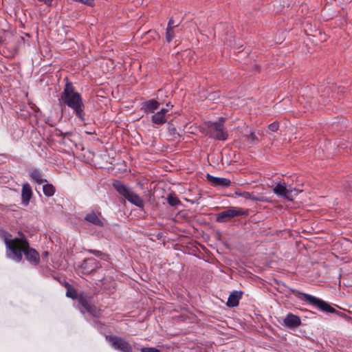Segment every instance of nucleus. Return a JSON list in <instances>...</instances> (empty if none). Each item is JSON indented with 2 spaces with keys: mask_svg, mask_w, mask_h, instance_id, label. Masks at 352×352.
Listing matches in <instances>:
<instances>
[{
  "mask_svg": "<svg viewBox=\"0 0 352 352\" xmlns=\"http://www.w3.org/2000/svg\"><path fill=\"white\" fill-rule=\"evenodd\" d=\"M19 237L11 238V234L4 232L2 235L7 249V256L16 262L23 259V254L25 258L32 265H36L40 262L38 252L32 248H30L26 236L19 232Z\"/></svg>",
  "mask_w": 352,
  "mask_h": 352,
  "instance_id": "nucleus-1",
  "label": "nucleus"
},
{
  "mask_svg": "<svg viewBox=\"0 0 352 352\" xmlns=\"http://www.w3.org/2000/svg\"><path fill=\"white\" fill-rule=\"evenodd\" d=\"M60 100L74 110L78 118L82 121L85 120L84 104L82 98L80 94L75 91L72 83H67L65 85Z\"/></svg>",
  "mask_w": 352,
  "mask_h": 352,
  "instance_id": "nucleus-2",
  "label": "nucleus"
},
{
  "mask_svg": "<svg viewBox=\"0 0 352 352\" xmlns=\"http://www.w3.org/2000/svg\"><path fill=\"white\" fill-rule=\"evenodd\" d=\"M298 294L302 295L303 296V298H302L303 300L307 302L309 304L318 308L319 310L323 312L336 314V315L341 318L347 317L344 312L336 310L335 308L331 307L328 302L319 298L305 293L298 292Z\"/></svg>",
  "mask_w": 352,
  "mask_h": 352,
  "instance_id": "nucleus-3",
  "label": "nucleus"
},
{
  "mask_svg": "<svg viewBox=\"0 0 352 352\" xmlns=\"http://www.w3.org/2000/svg\"><path fill=\"white\" fill-rule=\"evenodd\" d=\"M208 127L210 138L219 140H227L228 134L224 129V119L222 118L219 122H210Z\"/></svg>",
  "mask_w": 352,
  "mask_h": 352,
  "instance_id": "nucleus-4",
  "label": "nucleus"
},
{
  "mask_svg": "<svg viewBox=\"0 0 352 352\" xmlns=\"http://www.w3.org/2000/svg\"><path fill=\"white\" fill-rule=\"evenodd\" d=\"M245 215H248L247 210L241 208L230 207L228 209L218 213L217 214L216 221L219 223H226L235 217Z\"/></svg>",
  "mask_w": 352,
  "mask_h": 352,
  "instance_id": "nucleus-5",
  "label": "nucleus"
},
{
  "mask_svg": "<svg viewBox=\"0 0 352 352\" xmlns=\"http://www.w3.org/2000/svg\"><path fill=\"white\" fill-rule=\"evenodd\" d=\"M111 346L120 352H133L130 343L121 337L111 336Z\"/></svg>",
  "mask_w": 352,
  "mask_h": 352,
  "instance_id": "nucleus-6",
  "label": "nucleus"
},
{
  "mask_svg": "<svg viewBox=\"0 0 352 352\" xmlns=\"http://www.w3.org/2000/svg\"><path fill=\"white\" fill-rule=\"evenodd\" d=\"M78 304L79 309L82 314L87 312L94 317L99 316V311L90 302L88 298L80 296L78 299Z\"/></svg>",
  "mask_w": 352,
  "mask_h": 352,
  "instance_id": "nucleus-7",
  "label": "nucleus"
},
{
  "mask_svg": "<svg viewBox=\"0 0 352 352\" xmlns=\"http://www.w3.org/2000/svg\"><path fill=\"white\" fill-rule=\"evenodd\" d=\"M274 192L278 197H283L285 199L292 201L293 190L292 188H287L285 183L278 184L273 189Z\"/></svg>",
  "mask_w": 352,
  "mask_h": 352,
  "instance_id": "nucleus-8",
  "label": "nucleus"
},
{
  "mask_svg": "<svg viewBox=\"0 0 352 352\" xmlns=\"http://www.w3.org/2000/svg\"><path fill=\"white\" fill-rule=\"evenodd\" d=\"M207 182L214 187L226 188L230 186L231 181L228 178L214 177L209 173L206 175Z\"/></svg>",
  "mask_w": 352,
  "mask_h": 352,
  "instance_id": "nucleus-9",
  "label": "nucleus"
},
{
  "mask_svg": "<svg viewBox=\"0 0 352 352\" xmlns=\"http://www.w3.org/2000/svg\"><path fill=\"white\" fill-rule=\"evenodd\" d=\"M283 323L287 327L294 329L300 325L301 320L299 316L289 313L284 318Z\"/></svg>",
  "mask_w": 352,
  "mask_h": 352,
  "instance_id": "nucleus-10",
  "label": "nucleus"
},
{
  "mask_svg": "<svg viewBox=\"0 0 352 352\" xmlns=\"http://www.w3.org/2000/svg\"><path fill=\"white\" fill-rule=\"evenodd\" d=\"M112 186L118 192V193L122 197H123L124 199H126V197L131 190L127 185L124 184L121 181L117 179L113 181Z\"/></svg>",
  "mask_w": 352,
  "mask_h": 352,
  "instance_id": "nucleus-11",
  "label": "nucleus"
},
{
  "mask_svg": "<svg viewBox=\"0 0 352 352\" xmlns=\"http://www.w3.org/2000/svg\"><path fill=\"white\" fill-rule=\"evenodd\" d=\"M97 267V263L95 258H88L83 261L80 268L82 272L85 274H89L96 270Z\"/></svg>",
  "mask_w": 352,
  "mask_h": 352,
  "instance_id": "nucleus-12",
  "label": "nucleus"
},
{
  "mask_svg": "<svg viewBox=\"0 0 352 352\" xmlns=\"http://www.w3.org/2000/svg\"><path fill=\"white\" fill-rule=\"evenodd\" d=\"M125 199L138 208H142L144 206V201L143 199L132 190H131Z\"/></svg>",
  "mask_w": 352,
  "mask_h": 352,
  "instance_id": "nucleus-13",
  "label": "nucleus"
},
{
  "mask_svg": "<svg viewBox=\"0 0 352 352\" xmlns=\"http://www.w3.org/2000/svg\"><path fill=\"white\" fill-rule=\"evenodd\" d=\"M243 292L234 291L232 292L228 297L227 301V306L229 307H234L239 305V300L242 297Z\"/></svg>",
  "mask_w": 352,
  "mask_h": 352,
  "instance_id": "nucleus-14",
  "label": "nucleus"
},
{
  "mask_svg": "<svg viewBox=\"0 0 352 352\" xmlns=\"http://www.w3.org/2000/svg\"><path fill=\"white\" fill-rule=\"evenodd\" d=\"M168 111L167 109H162L160 111L157 112L152 116V121L156 124H162L167 122L166 118V113Z\"/></svg>",
  "mask_w": 352,
  "mask_h": 352,
  "instance_id": "nucleus-15",
  "label": "nucleus"
},
{
  "mask_svg": "<svg viewBox=\"0 0 352 352\" xmlns=\"http://www.w3.org/2000/svg\"><path fill=\"white\" fill-rule=\"evenodd\" d=\"M234 194L238 197H242L246 199H250L253 201H265L266 199L263 197H256L254 195L253 192H249L246 191H235Z\"/></svg>",
  "mask_w": 352,
  "mask_h": 352,
  "instance_id": "nucleus-16",
  "label": "nucleus"
},
{
  "mask_svg": "<svg viewBox=\"0 0 352 352\" xmlns=\"http://www.w3.org/2000/svg\"><path fill=\"white\" fill-rule=\"evenodd\" d=\"M32 191L30 185L28 183L24 184L22 187V201L28 204L32 197Z\"/></svg>",
  "mask_w": 352,
  "mask_h": 352,
  "instance_id": "nucleus-17",
  "label": "nucleus"
},
{
  "mask_svg": "<svg viewBox=\"0 0 352 352\" xmlns=\"http://www.w3.org/2000/svg\"><path fill=\"white\" fill-rule=\"evenodd\" d=\"M30 177L33 181H34L38 184L47 182V180L45 179H43L42 172L37 168H34L30 170Z\"/></svg>",
  "mask_w": 352,
  "mask_h": 352,
  "instance_id": "nucleus-18",
  "label": "nucleus"
},
{
  "mask_svg": "<svg viewBox=\"0 0 352 352\" xmlns=\"http://www.w3.org/2000/svg\"><path fill=\"white\" fill-rule=\"evenodd\" d=\"M160 102L155 100H151L146 102L144 104L145 111L146 112L153 113L159 108Z\"/></svg>",
  "mask_w": 352,
  "mask_h": 352,
  "instance_id": "nucleus-19",
  "label": "nucleus"
},
{
  "mask_svg": "<svg viewBox=\"0 0 352 352\" xmlns=\"http://www.w3.org/2000/svg\"><path fill=\"white\" fill-rule=\"evenodd\" d=\"M85 220L91 223L96 226H102V221L99 219V217L97 216V214L94 212L87 214L85 217Z\"/></svg>",
  "mask_w": 352,
  "mask_h": 352,
  "instance_id": "nucleus-20",
  "label": "nucleus"
},
{
  "mask_svg": "<svg viewBox=\"0 0 352 352\" xmlns=\"http://www.w3.org/2000/svg\"><path fill=\"white\" fill-rule=\"evenodd\" d=\"M166 200H167V203L170 206H173V207H177V206L182 204L181 201L178 199V197H177L175 196V195L174 193H170L168 195Z\"/></svg>",
  "mask_w": 352,
  "mask_h": 352,
  "instance_id": "nucleus-21",
  "label": "nucleus"
},
{
  "mask_svg": "<svg viewBox=\"0 0 352 352\" xmlns=\"http://www.w3.org/2000/svg\"><path fill=\"white\" fill-rule=\"evenodd\" d=\"M43 191L45 196L52 197L55 193V188L52 184H47L43 185Z\"/></svg>",
  "mask_w": 352,
  "mask_h": 352,
  "instance_id": "nucleus-22",
  "label": "nucleus"
},
{
  "mask_svg": "<svg viewBox=\"0 0 352 352\" xmlns=\"http://www.w3.org/2000/svg\"><path fill=\"white\" fill-rule=\"evenodd\" d=\"M67 289L66 292V296L72 299H76L78 298L77 292L76 289L72 288L69 284H67Z\"/></svg>",
  "mask_w": 352,
  "mask_h": 352,
  "instance_id": "nucleus-23",
  "label": "nucleus"
},
{
  "mask_svg": "<svg viewBox=\"0 0 352 352\" xmlns=\"http://www.w3.org/2000/svg\"><path fill=\"white\" fill-rule=\"evenodd\" d=\"M174 28H166V41L170 43L173 38L175 36V32H174Z\"/></svg>",
  "mask_w": 352,
  "mask_h": 352,
  "instance_id": "nucleus-24",
  "label": "nucleus"
},
{
  "mask_svg": "<svg viewBox=\"0 0 352 352\" xmlns=\"http://www.w3.org/2000/svg\"><path fill=\"white\" fill-rule=\"evenodd\" d=\"M168 133L173 139H176L177 138L180 137L179 134L177 133V129L175 127H169Z\"/></svg>",
  "mask_w": 352,
  "mask_h": 352,
  "instance_id": "nucleus-25",
  "label": "nucleus"
},
{
  "mask_svg": "<svg viewBox=\"0 0 352 352\" xmlns=\"http://www.w3.org/2000/svg\"><path fill=\"white\" fill-rule=\"evenodd\" d=\"M278 128H279V124H278V122H274L268 126L269 130L272 132L277 131Z\"/></svg>",
  "mask_w": 352,
  "mask_h": 352,
  "instance_id": "nucleus-26",
  "label": "nucleus"
},
{
  "mask_svg": "<svg viewBox=\"0 0 352 352\" xmlns=\"http://www.w3.org/2000/svg\"><path fill=\"white\" fill-rule=\"evenodd\" d=\"M141 352H160L156 348L154 347H144L141 349Z\"/></svg>",
  "mask_w": 352,
  "mask_h": 352,
  "instance_id": "nucleus-27",
  "label": "nucleus"
},
{
  "mask_svg": "<svg viewBox=\"0 0 352 352\" xmlns=\"http://www.w3.org/2000/svg\"><path fill=\"white\" fill-rule=\"evenodd\" d=\"M180 23H175L173 18H170L168 21L167 28H177L179 25Z\"/></svg>",
  "mask_w": 352,
  "mask_h": 352,
  "instance_id": "nucleus-28",
  "label": "nucleus"
},
{
  "mask_svg": "<svg viewBox=\"0 0 352 352\" xmlns=\"http://www.w3.org/2000/svg\"><path fill=\"white\" fill-rule=\"evenodd\" d=\"M98 329L102 333H104V328H107L108 327L102 324L100 322H97Z\"/></svg>",
  "mask_w": 352,
  "mask_h": 352,
  "instance_id": "nucleus-29",
  "label": "nucleus"
},
{
  "mask_svg": "<svg viewBox=\"0 0 352 352\" xmlns=\"http://www.w3.org/2000/svg\"><path fill=\"white\" fill-rule=\"evenodd\" d=\"M248 139L250 140L252 142L256 141L258 140L256 134L252 132L248 135Z\"/></svg>",
  "mask_w": 352,
  "mask_h": 352,
  "instance_id": "nucleus-30",
  "label": "nucleus"
},
{
  "mask_svg": "<svg viewBox=\"0 0 352 352\" xmlns=\"http://www.w3.org/2000/svg\"><path fill=\"white\" fill-rule=\"evenodd\" d=\"M40 2L45 3L47 6H51L53 0H38Z\"/></svg>",
  "mask_w": 352,
  "mask_h": 352,
  "instance_id": "nucleus-31",
  "label": "nucleus"
},
{
  "mask_svg": "<svg viewBox=\"0 0 352 352\" xmlns=\"http://www.w3.org/2000/svg\"><path fill=\"white\" fill-rule=\"evenodd\" d=\"M118 69H119L118 74H119V76H120L121 74L124 71V67H123L122 64L119 63Z\"/></svg>",
  "mask_w": 352,
  "mask_h": 352,
  "instance_id": "nucleus-32",
  "label": "nucleus"
},
{
  "mask_svg": "<svg viewBox=\"0 0 352 352\" xmlns=\"http://www.w3.org/2000/svg\"><path fill=\"white\" fill-rule=\"evenodd\" d=\"M104 335H105V337H106V339H107V340L110 339V338H109V336H108V335H107V334H104Z\"/></svg>",
  "mask_w": 352,
  "mask_h": 352,
  "instance_id": "nucleus-33",
  "label": "nucleus"
},
{
  "mask_svg": "<svg viewBox=\"0 0 352 352\" xmlns=\"http://www.w3.org/2000/svg\"><path fill=\"white\" fill-rule=\"evenodd\" d=\"M293 294H296V290H292Z\"/></svg>",
  "mask_w": 352,
  "mask_h": 352,
  "instance_id": "nucleus-34",
  "label": "nucleus"
}]
</instances>
